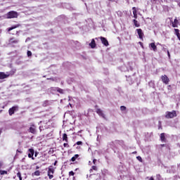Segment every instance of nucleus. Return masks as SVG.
<instances>
[{
	"mask_svg": "<svg viewBox=\"0 0 180 180\" xmlns=\"http://www.w3.org/2000/svg\"><path fill=\"white\" fill-rule=\"evenodd\" d=\"M136 32L138 33L139 39H143V36H144V34L143 33V30L141 29H136Z\"/></svg>",
	"mask_w": 180,
	"mask_h": 180,
	"instance_id": "7",
	"label": "nucleus"
},
{
	"mask_svg": "<svg viewBox=\"0 0 180 180\" xmlns=\"http://www.w3.org/2000/svg\"><path fill=\"white\" fill-rule=\"evenodd\" d=\"M136 153H137V152L135 151V152H133L132 154H136Z\"/></svg>",
	"mask_w": 180,
	"mask_h": 180,
	"instance_id": "40",
	"label": "nucleus"
},
{
	"mask_svg": "<svg viewBox=\"0 0 180 180\" xmlns=\"http://www.w3.org/2000/svg\"><path fill=\"white\" fill-rule=\"evenodd\" d=\"M53 174H54V169L49 168L48 170V176L49 179H53Z\"/></svg>",
	"mask_w": 180,
	"mask_h": 180,
	"instance_id": "4",
	"label": "nucleus"
},
{
	"mask_svg": "<svg viewBox=\"0 0 180 180\" xmlns=\"http://www.w3.org/2000/svg\"><path fill=\"white\" fill-rule=\"evenodd\" d=\"M33 155H34V150L33 148H30L28 150V158H32V160H34Z\"/></svg>",
	"mask_w": 180,
	"mask_h": 180,
	"instance_id": "3",
	"label": "nucleus"
},
{
	"mask_svg": "<svg viewBox=\"0 0 180 180\" xmlns=\"http://www.w3.org/2000/svg\"><path fill=\"white\" fill-rule=\"evenodd\" d=\"M55 91H57V92H59V94H63L64 90H63L60 88H55Z\"/></svg>",
	"mask_w": 180,
	"mask_h": 180,
	"instance_id": "21",
	"label": "nucleus"
},
{
	"mask_svg": "<svg viewBox=\"0 0 180 180\" xmlns=\"http://www.w3.org/2000/svg\"><path fill=\"white\" fill-rule=\"evenodd\" d=\"M77 146H82V141H79L76 143Z\"/></svg>",
	"mask_w": 180,
	"mask_h": 180,
	"instance_id": "30",
	"label": "nucleus"
},
{
	"mask_svg": "<svg viewBox=\"0 0 180 180\" xmlns=\"http://www.w3.org/2000/svg\"><path fill=\"white\" fill-rule=\"evenodd\" d=\"M63 146H64V147H68V143H65L63 144Z\"/></svg>",
	"mask_w": 180,
	"mask_h": 180,
	"instance_id": "34",
	"label": "nucleus"
},
{
	"mask_svg": "<svg viewBox=\"0 0 180 180\" xmlns=\"http://www.w3.org/2000/svg\"><path fill=\"white\" fill-rule=\"evenodd\" d=\"M136 159L138 160V161H140V162H143V159L141 158V156H137Z\"/></svg>",
	"mask_w": 180,
	"mask_h": 180,
	"instance_id": "25",
	"label": "nucleus"
},
{
	"mask_svg": "<svg viewBox=\"0 0 180 180\" xmlns=\"http://www.w3.org/2000/svg\"><path fill=\"white\" fill-rule=\"evenodd\" d=\"M2 134V131L1 130H0V136H1V134Z\"/></svg>",
	"mask_w": 180,
	"mask_h": 180,
	"instance_id": "41",
	"label": "nucleus"
},
{
	"mask_svg": "<svg viewBox=\"0 0 180 180\" xmlns=\"http://www.w3.org/2000/svg\"><path fill=\"white\" fill-rule=\"evenodd\" d=\"M34 157H37V152H35Z\"/></svg>",
	"mask_w": 180,
	"mask_h": 180,
	"instance_id": "37",
	"label": "nucleus"
},
{
	"mask_svg": "<svg viewBox=\"0 0 180 180\" xmlns=\"http://www.w3.org/2000/svg\"><path fill=\"white\" fill-rule=\"evenodd\" d=\"M17 176H18V178H19L20 180H22V174H20V172H18L17 174Z\"/></svg>",
	"mask_w": 180,
	"mask_h": 180,
	"instance_id": "27",
	"label": "nucleus"
},
{
	"mask_svg": "<svg viewBox=\"0 0 180 180\" xmlns=\"http://www.w3.org/2000/svg\"><path fill=\"white\" fill-rule=\"evenodd\" d=\"M139 43H140L141 44H142L141 42H139Z\"/></svg>",
	"mask_w": 180,
	"mask_h": 180,
	"instance_id": "48",
	"label": "nucleus"
},
{
	"mask_svg": "<svg viewBox=\"0 0 180 180\" xmlns=\"http://www.w3.org/2000/svg\"><path fill=\"white\" fill-rule=\"evenodd\" d=\"M133 22L136 27H140V23H139V22L136 19L133 20Z\"/></svg>",
	"mask_w": 180,
	"mask_h": 180,
	"instance_id": "17",
	"label": "nucleus"
},
{
	"mask_svg": "<svg viewBox=\"0 0 180 180\" xmlns=\"http://www.w3.org/2000/svg\"><path fill=\"white\" fill-rule=\"evenodd\" d=\"M101 43H103V44H104V46H109V42L108 41V39H106V38L103 37H101Z\"/></svg>",
	"mask_w": 180,
	"mask_h": 180,
	"instance_id": "5",
	"label": "nucleus"
},
{
	"mask_svg": "<svg viewBox=\"0 0 180 180\" xmlns=\"http://www.w3.org/2000/svg\"><path fill=\"white\" fill-rule=\"evenodd\" d=\"M96 162V159H94L93 160V164H94V165H95Z\"/></svg>",
	"mask_w": 180,
	"mask_h": 180,
	"instance_id": "35",
	"label": "nucleus"
},
{
	"mask_svg": "<svg viewBox=\"0 0 180 180\" xmlns=\"http://www.w3.org/2000/svg\"><path fill=\"white\" fill-rule=\"evenodd\" d=\"M172 25L173 27H178V20L175 18L174 22H172Z\"/></svg>",
	"mask_w": 180,
	"mask_h": 180,
	"instance_id": "15",
	"label": "nucleus"
},
{
	"mask_svg": "<svg viewBox=\"0 0 180 180\" xmlns=\"http://www.w3.org/2000/svg\"><path fill=\"white\" fill-rule=\"evenodd\" d=\"M93 171H94V170H93L92 169H90V170H89L90 174H92Z\"/></svg>",
	"mask_w": 180,
	"mask_h": 180,
	"instance_id": "36",
	"label": "nucleus"
},
{
	"mask_svg": "<svg viewBox=\"0 0 180 180\" xmlns=\"http://www.w3.org/2000/svg\"><path fill=\"white\" fill-rule=\"evenodd\" d=\"M69 105L71 106V103H69Z\"/></svg>",
	"mask_w": 180,
	"mask_h": 180,
	"instance_id": "46",
	"label": "nucleus"
},
{
	"mask_svg": "<svg viewBox=\"0 0 180 180\" xmlns=\"http://www.w3.org/2000/svg\"><path fill=\"white\" fill-rule=\"evenodd\" d=\"M4 19H6L5 15L0 16V20H4Z\"/></svg>",
	"mask_w": 180,
	"mask_h": 180,
	"instance_id": "32",
	"label": "nucleus"
},
{
	"mask_svg": "<svg viewBox=\"0 0 180 180\" xmlns=\"http://www.w3.org/2000/svg\"><path fill=\"white\" fill-rule=\"evenodd\" d=\"M91 169H93L94 171H97L98 170V167H96V166H92L91 167Z\"/></svg>",
	"mask_w": 180,
	"mask_h": 180,
	"instance_id": "29",
	"label": "nucleus"
},
{
	"mask_svg": "<svg viewBox=\"0 0 180 180\" xmlns=\"http://www.w3.org/2000/svg\"><path fill=\"white\" fill-rule=\"evenodd\" d=\"M132 10H133L134 18L135 19H137V10L136 9V7H133Z\"/></svg>",
	"mask_w": 180,
	"mask_h": 180,
	"instance_id": "14",
	"label": "nucleus"
},
{
	"mask_svg": "<svg viewBox=\"0 0 180 180\" xmlns=\"http://www.w3.org/2000/svg\"><path fill=\"white\" fill-rule=\"evenodd\" d=\"M120 110H121L122 112H124V110H126V106L122 105V106L120 107Z\"/></svg>",
	"mask_w": 180,
	"mask_h": 180,
	"instance_id": "24",
	"label": "nucleus"
},
{
	"mask_svg": "<svg viewBox=\"0 0 180 180\" xmlns=\"http://www.w3.org/2000/svg\"><path fill=\"white\" fill-rule=\"evenodd\" d=\"M162 81L164 84H168L169 82V79L167 75L162 76Z\"/></svg>",
	"mask_w": 180,
	"mask_h": 180,
	"instance_id": "8",
	"label": "nucleus"
},
{
	"mask_svg": "<svg viewBox=\"0 0 180 180\" xmlns=\"http://www.w3.org/2000/svg\"><path fill=\"white\" fill-rule=\"evenodd\" d=\"M34 175L36 176H39L40 175V172L39 170H37L34 172Z\"/></svg>",
	"mask_w": 180,
	"mask_h": 180,
	"instance_id": "23",
	"label": "nucleus"
},
{
	"mask_svg": "<svg viewBox=\"0 0 180 180\" xmlns=\"http://www.w3.org/2000/svg\"><path fill=\"white\" fill-rule=\"evenodd\" d=\"M89 46L91 49H95L96 47V44L95 43V39H92Z\"/></svg>",
	"mask_w": 180,
	"mask_h": 180,
	"instance_id": "13",
	"label": "nucleus"
},
{
	"mask_svg": "<svg viewBox=\"0 0 180 180\" xmlns=\"http://www.w3.org/2000/svg\"><path fill=\"white\" fill-rule=\"evenodd\" d=\"M8 75L5 74V72H0V79H5L8 78Z\"/></svg>",
	"mask_w": 180,
	"mask_h": 180,
	"instance_id": "12",
	"label": "nucleus"
},
{
	"mask_svg": "<svg viewBox=\"0 0 180 180\" xmlns=\"http://www.w3.org/2000/svg\"><path fill=\"white\" fill-rule=\"evenodd\" d=\"M39 130L40 131H41V127H39Z\"/></svg>",
	"mask_w": 180,
	"mask_h": 180,
	"instance_id": "39",
	"label": "nucleus"
},
{
	"mask_svg": "<svg viewBox=\"0 0 180 180\" xmlns=\"http://www.w3.org/2000/svg\"><path fill=\"white\" fill-rule=\"evenodd\" d=\"M167 56H168L169 58V57H171V54L169 53V51H167Z\"/></svg>",
	"mask_w": 180,
	"mask_h": 180,
	"instance_id": "33",
	"label": "nucleus"
},
{
	"mask_svg": "<svg viewBox=\"0 0 180 180\" xmlns=\"http://www.w3.org/2000/svg\"><path fill=\"white\" fill-rule=\"evenodd\" d=\"M179 6H180V4H179Z\"/></svg>",
	"mask_w": 180,
	"mask_h": 180,
	"instance_id": "47",
	"label": "nucleus"
},
{
	"mask_svg": "<svg viewBox=\"0 0 180 180\" xmlns=\"http://www.w3.org/2000/svg\"><path fill=\"white\" fill-rule=\"evenodd\" d=\"M89 164H91V161L89 162Z\"/></svg>",
	"mask_w": 180,
	"mask_h": 180,
	"instance_id": "44",
	"label": "nucleus"
},
{
	"mask_svg": "<svg viewBox=\"0 0 180 180\" xmlns=\"http://www.w3.org/2000/svg\"><path fill=\"white\" fill-rule=\"evenodd\" d=\"M17 153H22V151L17 150Z\"/></svg>",
	"mask_w": 180,
	"mask_h": 180,
	"instance_id": "38",
	"label": "nucleus"
},
{
	"mask_svg": "<svg viewBox=\"0 0 180 180\" xmlns=\"http://www.w3.org/2000/svg\"><path fill=\"white\" fill-rule=\"evenodd\" d=\"M70 176H74V172L71 171L69 172Z\"/></svg>",
	"mask_w": 180,
	"mask_h": 180,
	"instance_id": "31",
	"label": "nucleus"
},
{
	"mask_svg": "<svg viewBox=\"0 0 180 180\" xmlns=\"http://www.w3.org/2000/svg\"><path fill=\"white\" fill-rule=\"evenodd\" d=\"M63 141L68 143V136H67V134H63Z\"/></svg>",
	"mask_w": 180,
	"mask_h": 180,
	"instance_id": "16",
	"label": "nucleus"
},
{
	"mask_svg": "<svg viewBox=\"0 0 180 180\" xmlns=\"http://www.w3.org/2000/svg\"><path fill=\"white\" fill-rule=\"evenodd\" d=\"M27 57H32V51H27Z\"/></svg>",
	"mask_w": 180,
	"mask_h": 180,
	"instance_id": "28",
	"label": "nucleus"
},
{
	"mask_svg": "<svg viewBox=\"0 0 180 180\" xmlns=\"http://www.w3.org/2000/svg\"><path fill=\"white\" fill-rule=\"evenodd\" d=\"M97 113H98V115H99L100 116H102L103 117V112H102V110L98 109Z\"/></svg>",
	"mask_w": 180,
	"mask_h": 180,
	"instance_id": "19",
	"label": "nucleus"
},
{
	"mask_svg": "<svg viewBox=\"0 0 180 180\" xmlns=\"http://www.w3.org/2000/svg\"><path fill=\"white\" fill-rule=\"evenodd\" d=\"M149 47H151L153 51H157V45H155V43H150Z\"/></svg>",
	"mask_w": 180,
	"mask_h": 180,
	"instance_id": "11",
	"label": "nucleus"
},
{
	"mask_svg": "<svg viewBox=\"0 0 180 180\" xmlns=\"http://www.w3.org/2000/svg\"><path fill=\"white\" fill-rule=\"evenodd\" d=\"M78 157H79V155L78 154L75 155L72 158H71V161H72V162H74V161H75V160H77V158H78Z\"/></svg>",
	"mask_w": 180,
	"mask_h": 180,
	"instance_id": "18",
	"label": "nucleus"
},
{
	"mask_svg": "<svg viewBox=\"0 0 180 180\" xmlns=\"http://www.w3.org/2000/svg\"><path fill=\"white\" fill-rule=\"evenodd\" d=\"M16 109H18V106H13V108L9 109L8 113H9L10 116H12V115H13V113H15V110H16Z\"/></svg>",
	"mask_w": 180,
	"mask_h": 180,
	"instance_id": "9",
	"label": "nucleus"
},
{
	"mask_svg": "<svg viewBox=\"0 0 180 180\" xmlns=\"http://www.w3.org/2000/svg\"><path fill=\"white\" fill-rule=\"evenodd\" d=\"M160 140L162 141H165V134H160Z\"/></svg>",
	"mask_w": 180,
	"mask_h": 180,
	"instance_id": "20",
	"label": "nucleus"
},
{
	"mask_svg": "<svg viewBox=\"0 0 180 180\" xmlns=\"http://www.w3.org/2000/svg\"><path fill=\"white\" fill-rule=\"evenodd\" d=\"M6 19H13L18 18V12L16 11H9L7 14L5 15Z\"/></svg>",
	"mask_w": 180,
	"mask_h": 180,
	"instance_id": "1",
	"label": "nucleus"
},
{
	"mask_svg": "<svg viewBox=\"0 0 180 180\" xmlns=\"http://www.w3.org/2000/svg\"><path fill=\"white\" fill-rule=\"evenodd\" d=\"M19 43V40L15 38H11L9 39V44H18Z\"/></svg>",
	"mask_w": 180,
	"mask_h": 180,
	"instance_id": "6",
	"label": "nucleus"
},
{
	"mask_svg": "<svg viewBox=\"0 0 180 180\" xmlns=\"http://www.w3.org/2000/svg\"><path fill=\"white\" fill-rule=\"evenodd\" d=\"M16 27H18V25H14V26H13L11 27H9L8 29V32H11V30H13V29H16Z\"/></svg>",
	"mask_w": 180,
	"mask_h": 180,
	"instance_id": "22",
	"label": "nucleus"
},
{
	"mask_svg": "<svg viewBox=\"0 0 180 180\" xmlns=\"http://www.w3.org/2000/svg\"><path fill=\"white\" fill-rule=\"evenodd\" d=\"M1 175H5L6 174H8V172L5 171V170H3L0 172Z\"/></svg>",
	"mask_w": 180,
	"mask_h": 180,
	"instance_id": "26",
	"label": "nucleus"
},
{
	"mask_svg": "<svg viewBox=\"0 0 180 180\" xmlns=\"http://www.w3.org/2000/svg\"><path fill=\"white\" fill-rule=\"evenodd\" d=\"M176 112L175 110H173L172 112H167L165 117L167 119H172L173 117H176Z\"/></svg>",
	"mask_w": 180,
	"mask_h": 180,
	"instance_id": "2",
	"label": "nucleus"
},
{
	"mask_svg": "<svg viewBox=\"0 0 180 180\" xmlns=\"http://www.w3.org/2000/svg\"><path fill=\"white\" fill-rule=\"evenodd\" d=\"M29 131L32 134H36V126L32 125L29 129Z\"/></svg>",
	"mask_w": 180,
	"mask_h": 180,
	"instance_id": "10",
	"label": "nucleus"
},
{
	"mask_svg": "<svg viewBox=\"0 0 180 180\" xmlns=\"http://www.w3.org/2000/svg\"><path fill=\"white\" fill-rule=\"evenodd\" d=\"M157 44H158V45H160V43H158Z\"/></svg>",
	"mask_w": 180,
	"mask_h": 180,
	"instance_id": "45",
	"label": "nucleus"
},
{
	"mask_svg": "<svg viewBox=\"0 0 180 180\" xmlns=\"http://www.w3.org/2000/svg\"><path fill=\"white\" fill-rule=\"evenodd\" d=\"M130 77H128L127 79V80H128L129 81V79Z\"/></svg>",
	"mask_w": 180,
	"mask_h": 180,
	"instance_id": "43",
	"label": "nucleus"
},
{
	"mask_svg": "<svg viewBox=\"0 0 180 180\" xmlns=\"http://www.w3.org/2000/svg\"><path fill=\"white\" fill-rule=\"evenodd\" d=\"M178 39H179V35L177 34Z\"/></svg>",
	"mask_w": 180,
	"mask_h": 180,
	"instance_id": "42",
	"label": "nucleus"
}]
</instances>
